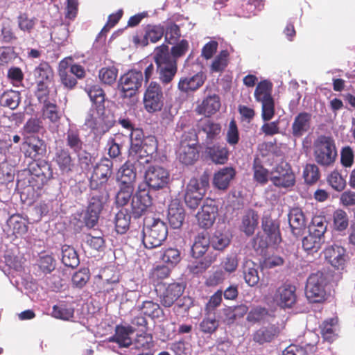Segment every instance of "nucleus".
Returning a JSON list of instances; mask_svg holds the SVG:
<instances>
[{
  "mask_svg": "<svg viewBox=\"0 0 355 355\" xmlns=\"http://www.w3.org/2000/svg\"><path fill=\"white\" fill-rule=\"evenodd\" d=\"M248 309V306L243 304L225 307L223 309L225 322L227 324L234 323L236 320L243 318Z\"/></svg>",
  "mask_w": 355,
  "mask_h": 355,
  "instance_id": "35",
  "label": "nucleus"
},
{
  "mask_svg": "<svg viewBox=\"0 0 355 355\" xmlns=\"http://www.w3.org/2000/svg\"><path fill=\"white\" fill-rule=\"evenodd\" d=\"M210 243L215 250L222 251L230 245V238L227 234L217 231L210 240Z\"/></svg>",
  "mask_w": 355,
  "mask_h": 355,
  "instance_id": "62",
  "label": "nucleus"
},
{
  "mask_svg": "<svg viewBox=\"0 0 355 355\" xmlns=\"http://www.w3.org/2000/svg\"><path fill=\"white\" fill-rule=\"evenodd\" d=\"M199 156L198 147L191 146L185 143L180 144L178 151V157L180 162L185 165L193 164Z\"/></svg>",
  "mask_w": 355,
  "mask_h": 355,
  "instance_id": "36",
  "label": "nucleus"
},
{
  "mask_svg": "<svg viewBox=\"0 0 355 355\" xmlns=\"http://www.w3.org/2000/svg\"><path fill=\"white\" fill-rule=\"evenodd\" d=\"M91 195L85 218L86 226L89 228L98 223L99 215L110 197L108 189L92 191Z\"/></svg>",
  "mask_w": 355,
  "mask_h": 355,
  "instance_id": "4",
  "label": "nucleus"
},
{
  "mask_svg": "<svg viewBox=\"0 0 355 355\" xmlns=\"http://www.w3.org/2000/svg\"><path fill=\"white\" fill-rule=\"evenodd\" d=\"M311 114L303 112L299 113L294 119L291 126V133L295 138L302 137L311 127Z\"/></svg>",
  "mask_w": 355,
  "mask_h": 355,
  "instance_id": "24",
  "label": "nucleus"
},
{
  "mask_svg": "<svg viewBox=\"0 0 355 355\" xmlns=\"http://www.w3.org/2000/svg\"><path fill=\"white\" fill-rule=\"evenodd\" d=\"M66 146L78 155L83 150L84 141L80 135V130L76 128H70L65 133Z\"/></svg>",
  "mask_w": 355,
  "mask_h": 355,
  "instance_id": "30",
  "label": "nucleus"
},
{
  "mask_svg": "<svg viewBox=\"0 0 355 355\" xmlns=\"http://www.w3.org/2000/svg\"><path fill=\"white\" fill-rule=\"evenodd\" d=\"M324 243V236H320L309 230L308 235L302 240V248L309 254L318 252Z\"/></svg>",
  "mask_w": 355,
  "mask_h": 355,
  "instance_id": "31",
  "label": "nucleus"
},
{
  "mask_svg": "<svg viewBox=\"0 0 355 355\" xmlns=\"http://www.w3.org/2000/svg\"><path fill=\"white\" fill-rule=\"evenodd\" d=\"M313 155L320 166L328 167L333 165L338 155L334 139L330 136L318 137L313 144Z\"/></svg>",
  "mask_w": 355,
  "mask_h": 355,
  "instance_id": "3",
  "label": "nucleus"
},
{
  "mask_svg": "<svg viewBox=\"0 0 355 355\" xmlns=\"http://www.w3.org/2000/svg\"><path fill=\"white\" fill-rule=\"evenodd\" d=\"M20 93L14 90L4 92L0 96V103L11 110L16 109L20 103Z\"/></svg>",
  "mask_w": 355,
  "mask_h": 355,
  "instance_id": "57",
  "label": "nucleus"
},
{
  "mask_svg": "<svg viewBox=\"0 0 355 355\" xmlns=\"http://www.w3.org/2000/svg\"><path fill=\"white\" fill-rule=\"evenodd\" d=\"M58 76L63 86L67 89L71 90L75 88L78 82L73 73L69 72L67 61L62 60L58 67Z\"/></svg>",
  "mask_w": 355,
  "mask_h": 355,
  "instance_id": "38",
  "label": "nucleus"
},
{
  "mask_svg": "<svg viewBox=\"0 0 355 355\" xmlns=\"http://www.w3.org/2000/svg\"><path fill=\"white\" fill-rule=\"evenodd\" d=\"M42 116L44 119H48L51 123H58L60 118L61 114L58 106L50 101L42 103Z\"/></svg>",
  "mask_w": 355,
  "mask_h": 355,
  "instance_id": "55",
  "label": "nucleus"
},
{
  "mask_svg": "<svg viewBox=\"0 0 355 355\" xmlns=\"http://www.w3.org/2000/svg\"><path fill=\"white\" fill-rule=\"evenodd\" d=\"M235 176L236 171L233 167H223L214 173L213 185L218 189L225 191Z\"/></svg>",
  "mask_w": 355,
  "mask_h": 355,
  "instance_id": "23",
  "label": "nucleus"
},
{
  "mask_svg": "<svg viewBox=\"0 0 355 355\" xmlns=\"http://www.w3.org/2000/svg\"><path fill=\"white\" fill-rule=\"evenodd\" d=\"M261 227L270 243L278 244L282 241L279 223L277 221L270 217H263Z\"/></svg>",
  "mask_w": 355,
  "mask_h": 355,
  "instance_id": "28",
  "label": "nucleus"
},
{
  "mask_svg": "<svg viewBox=\"0 0 355 355\" xmlns=\"http://www.w3.org/2000/svg\"><path fill=\"white\" fill-rule=\"evenodd\" d=\"M185 218L184 209L177 202H172L168 209V220L173 229L181 227Z\"/></svg>",
  "mask_w": 355,
  "mask_h": 355,
  "instance_id": "32",
  "label": "nucleus"
},
{
  "mask_svg": "<svg viewBox=\"0 0 355 355\" xmlns=\"http://www.w3.org/2000/svg\"><path fill=\"white\" fill-rule=\"evenodd\" d=\"M184 289L185 286L183 284L172 282L163 284L155 291L160 304L166 308H169L182 296Z\"/></svg>",
  "mask_w": 355,
  "mask_h": 355,
  "instance_id": "13",
  "label": "nucleus"
},
{
  "mask_svg": "<svg viewBox=\"0 0 355 355\" xmlns=\"http://www.w3.org/2000/svg\"><path fill=\"white\" fill-rule=\"evenodd\" d=\"M272 84L267 80L260 81L254 90V98L257 102H264L273 99L272 96Z\"/></svg>",
  "mask_w": 355,
  "mask_h": 355,
  "instance_id": "47",
  "label": "nucleus"
},
{
  "mask_svg": "<svg viewBox=\"0 0 355 355\" xmlns=\"http://www.w3.org/2000/svg\"><path fill=\"white\" fill-rule=\"evenodd\" d=\"M7 225L15 236H22L28 232V225L19 214L12 215L7 220Z\"/></svg>",
  "mask_w": 355,
  "mask_h": 355,
  "instance_id": "48",
  "label": "nucleus"
},
{
  "mask_svg": "<svg viewBox=\"0 0 355 355\" xmlns=\"http://www.w3.org/2000/svg\"><path fill=\"white\" fill-rule=\"evenodd\" d=\"M164 41L168 44H174L179 41L181 37L180 26L173 21H168L164 26Z\"/></svg>",
  "mask_w": 355,
  "mask_h": 355,
  "instance_id": "50",
  "label": "nucleus"
},
{
  "mask_svg": "<svg viewBox=\"0 0 355 355\" xmlns=\"http://www.w3.org/2000/svg\"><path fill=\"white\" fill-rule=\"evenodd\" d=\"M259 215L257 211L253 209H248L242 218L241 230L248 236L254 234V230L258 225Z\"/></svg>",
  "mask_w": 355,
  "mask_h": 355,
  "instance_id": "43",
  "label": "nucleus"
},
{
  "mask_svg": "<svg viewBox=\"0 0 355 355\" xmlns=\"http://www.w3.org/2000/svg\"><path fill=\"white\" fill-rule=\"evenodd\" d=\"M288 223L292 233L295 236H299L306 228L305 216L300 208H293L288 215Z\"/></svg>",
  "mask_w": 355,
  "mask_h": 355,
  "instance_id": "29",
  "label": "nucleus"
},
{
  "mask_svg": "<svg viewBox=\"0 0 355 355\" xmlns=\"http://www.w3.org/2000/svg\"><path fill=\"white\" fill-rule=\"evenodd\" d=\"M205 195V191H201L197 178H191L187 185L184 200L186 205L191 209H196L201 203Z\"/></svg>",
  "mask_w": 355,
  "mask_h": 355,
  "instance_id": "16",
  "label": "nucleus"
},
{
  "mask_svg": "<svg viewBox=\"0 0 355 355\" xmlns=\"http://www.w3.org/2000/svg\"><path fill=\"white\" fill-rule=\"evenodd\" d=\"M218 211V206L216 205L214 200H206L201 207V211L196 215L199 225L204 229L211 227L216 220Z\"/></svg>",
  "mask_w": 355,
  "mask_h": 355,
  "instance_id": "17",
  "label": "nucleus"
},
{
  "mask_svg": "<svg viewBox=\"0 0 355 355\" xmlns=\"http://www.w3.org/2000/svg\"><path fill=\"white\" fill-rule=\"evenodd\" d=\"M119 69L114 65L103 67L98 71L100 81L107 85L115 83L118 77Z\"/></svg>",
  "mask_w": 355,
  "mask_h": 355,
  "instance_id": "54",
  "label": "nucleus"
},
{
  "mask_svg": "<svg viewBox=\"0 0 355 355\" xmlns=\"http://www.w3.org/2000/svg\"><path fill=\"white\" fill-rule=\"evenodd\" d=\"M141 146L138 155L133 156L132 159L137 160L141 164L150 163L157 151L158 142L156 137L153 135L146 136Z\"/></svg>",
  "mask_w": 355,
  "mask_h": 355,
  "instance_id": "19",
  "label": "nucleus"
},
{
  "mask_svg": "<svg viewBox=\"0 0 355 355\" xmlns=\"http://www.w3.org/2000/svg\"><path fill=\"white\" fill-rule=\"evenodd\" d=\"M264 0H248L243 1L240 8L241 16L246 18L251 17L257 15V12H260L264 9Z\"/></svg>",
  "mask_w": 355,
  "mask_h": 355,
  "instance_id": "40",
  "label": "nucleus"
},
{
  "mask_svg": "<svg viewBox=\"0 0 355 355\" xmlns=\"http://www.w3.org/2000/svg\"><path fill=\"white\" fill-rule=\"evenodd\" d=\"M62 262L67 267L74 268L80 263L78 255L76 250L68 245L62 247Z\"/></svg>",
  "mask_w": 355,
  "mask_h": 355,
  "instance_id": "52",
  "label": "nucleus"
},
{
  "mask_svg": "<svg viewBox=\"0 0 355 355\" xmlns=\"http://www.w3.org/2000/svg\"><path fill=\"white\" fill-rule=\"evenodd\" d=\"M206 79L207 76L202 72L197 73L192 76L181 77L178 83V88L180 92L189 94L202 87Z\"/></svg>",
  "mask_w": 355,
  "mask_h": 355,
  "instance_id": "20",
  "label": "nucleus"
},
{
  "mask_svg": "<svg viewBox=\"0 0 355 355\" xmlns=\"http://www.w3.org/2000/svg\"><path fill=\"white\" fill-rule=\"evenodd\" d=\"M24 149L25 156L33 159L42 157L46 151L45 142L38 137H28Z\"/></svg>",
  "mask_w": 355,
  "mask_h": 355,
  "instance_id": "25",
  "label": "nucleus"
},
{
  "mask_svg": "<svg viewBox=\"0 0 355 355\" xmlns=\"http://www.w3.org/2000/svg\"><path fill=\"white\" fill-rule=\"evenodd\" d=\"M326 279L322 272L311 274L306 282L305 294L311 303H320L325 300Z\"/></svg>",
  "mask_w": 355,
  "mask_h": 355,
  "instance_id": "10",
  "label": "nucleus"
},
{
  "mask_svg": "<svg viewBox=\"0 0 355 355\" xmlns=\"http://www.w3.org/2000/svg\"><path fill=\"white\" fill-rule=\"evenodd\" d=\"M303 176L306 184L311 185L315 183L320 177L318 167L314 164H306L303 171Z\"/></svg>",
  "mask_w": 355,
  "mask_h": 355,
  "instance_id": "63",
  "label": "nucleus"
},
{
  "mask_svg": "<svg viewBox=\"0 0 355 355\" xmlns=\"http://www.w3.org/2000/svg\"><path fill=\"white\" fill-rule=\"evenodd\" d=\"M138 310L140 311L144 315L148 316L152 319L159 318L164 314L159 304L153 300L144 301L141 304L138 306Z\"/></svg>",
  "mask_w": 355,
  "mask_h": 355,
  "instance_id": "42",
  "label": "nucleus"
},
{
  "mask_svg": "<svg viewBox=\"0 0 355 355\" xmlns=\"http://www.w3.org/2000/svg\"><path fill=\"white\" fill-rule=\"evenodd\" d=\"M270 180L276 187L288 189L295 184V175L290 164L281 162L270 171Z\"/></svg>",
  "mask_w": 355,
  "mask_h": 355,
  "instance_id": "8",
  "label": "nucleus"
},
{
  "mask_svg": "<svg viewBox=\"0 0 355 355\" xmlns=\"http://www.w3.org/2000/svg\"><path fill=\"white\" fill-rule=\"evenodd\" d=\"M247 313V321L252 324L263 321L269 314L266 308L260 306L253 307Z\"/></svg>",
  "mask_w": 355,
  "mask_h": 355,
  "instance_id": "61",
  "label": "nucleus"
},
{
  "mask_svg": "<svg viewBox=\"0 0 355 355\" xmlns=\"http://www.w3.org/2000/svg\"><path fill=\"white\" fill-rule=\"evenodd\" d=\"M119 181L123 185H134L137 173L133 165L126 162L119 171Z\"/></svg>",
  "mask_w": 355,
  "mask_h": 355,
  "instance_id": "49",
  "label": "nucleus"
},
{
  "mask_svg": "<svg viewBox=\"0 0 355 355\" xmlns=\"http://www.w3.org/2000/svg\"><path fill=\"white\" fill-rule=\"evenodd\" d=\"M170 174L167 169L159 165H150L145 171L144 180L148 187L157 191L166 187L169 182Z\"/></svg>",
  "mask_w": 355,
  "mask_h": 355,
  "instance_id": "12",
  "label": "nucleus"
},
{
  "mask_svg": "<svg viewBox=\"0 0 355 355\" xmlns=\"http://www.w3.org/2000/svg\"><path fill=\"white\" fill-rule=\"evenodd\" d=\"M230 53L227 50H222L215 57L211 66V72H222L228 65Z\"/></svg>",
  "mask_w": 355,
  "mask_h": 355,
  "instance_id": "59",
  "label": "nucleus"
},
{
  "mask_svg": "<svg viewBox=\"0 0 355 355\" xmlns=\"http://www.w3.org/2000/svg\"><path fill=\"white\" fill-rule=\"evenodd\" d=\"M90 101L95 105L96 109L103 110L105 100V93L98 85H94L85 89Z\"/></svg>",
  "mask_w": 355,
  "mask_h": 355,
  "instance_id": "46",
  "label": "nucleus"
},
{
  "mask_svg": "<svg viewBox=\"0 0 355 355\" xmlns=\"http://www.w3.org/2000/svg\"><path fill=\"white\" fill-rule=\"evenodd\" d=\"M144 82L143 73L137 69H130L121 76L118 87L123 98H132L136 95Z\"/></svg>",
  "mask_w": 355,
  "mask_h": 355,
  "instance_id": "7",
  "label": "nucleus"
},
{
  "mask_svg": "<svg viewBox=\"0 0 355 355\" xmlns=\"http://www.w3.org/2000/svg\"><path fill=\"white\" fill-rule=\"evenodd\" d=\"M113 162L106 157L102 158L94 166L89 180L92 191L107 189L108 180L112 175Z\"/></svg>",
  "mask_w": 355,
  "mask_h": 355,
  "instance_id": "5",
  "label": "nucleus"
},
{
  "mask_svg": "<svg viewBox=\"0 0 355 355\" xmlns=\"http://www.w3.org/2000/svg\"><path fill=\"white\" fill-rule=\"evenodd\" d=\"M153 60L159 81L164 85L170 84L178 72V62L170 55L168 46L162 44L155 47Z\"/></svg>",
  "mask_w": 355,
  "mask_h": 355,
  "instance_id": "1",
  "label": "nucleus"
},
{
  "mask_svg": "<svg viewBox=\"0 0 355 355\" xmlns=\"http://www.w3.org/2000/svg\"><path fill=\"white\" fill-rule=\"evenodd\" d=\"M198 128L206 134V142L207 144L216 140L221 132L220 124L209 119H201L198 123Z\"/></svg>",
  "mask_w": 355,
  "mask_h": 355,
  "instance_id": "34",
  "label": "nucleus"
},
{
  "mask_svg": "<svg viewBox=\"0 0 355 355\" xmlns=\"http://www.w3.org/2000/svg\"><path fill=\"white\" fill-rule=\"evenodd\" d=\"M164 36V26L161 24H148L144 28V35L140 37L137 35L133 37V42L135 44L141 46H146L149 42L156 43Z\"/></svg>",
  "mask_w": 355,
  "mask_h": 355,
  "instance_id": "18",
  "label": "nucleus"
},
{
  "mask_svg": "<svg viewBox=\"0 0 355 355\" xmlns=\"http://www.w3.org/2000/svg\"><path fill=\"white\" fill-rule=\"evenodd\" d=\"M279 330L275 325L261 327L253 335V340L259 344L270 343L278 336Z\"/></svg>",
  "mask_w": 355,
  "mask_h": 355,
  "instance_id": "37",
  "label": "nucleus"
},
{
  "mask_svg": "<svg viewBox=\"0 0 355 355\" xmlns=\"http://www.w3.org/2000/svg\"><path fill=\"white\" fill-rule=\"evenodd\" d=\"M135 331L132 326L116 325L114 334L109 338V341L116 343L120 347H128L132 344L130 335Z\"/></svg>",
  "mask_w": 355,
  "mask_h": 355,
  "instance_id": "26",
  "label": "nucleus"
},
{
  "mask_svg": "<svg viewBox=\"0 0 355 355\" xmlns=\"http://www.w3.org/2000/svg\"><path fill=\"white\" fill-rule=\"evenodd\" d=\"M258 265L251 260H246L242 266V272L245 283L251 287L255 286L259 282Z\"/></svg>",
  "mask_w": 355,
  "mask_h": 355,
  "instance_id": "33",
  "label": "nucleus"
},
{
  "mask_svg": "<svg viewBox=\"0 0 355 355\" xmlns=\"http://www.w3.org/2000/svg\"><path fill=\"white\" fill-rule=\"evenodd\" d=\"M171 270L165 265H157L153 268L149 272L148 278L150 282L154 284H159L164 279L170 275Z\"/></svg>",
  "mask_w": 355,
  "mask_h": 355,
  "instance_id": "56",
  "label": "nucleus"
},
{
  "mask_svg": "<svg viewBox=\"0 0 355 355\" xmlns=\"http://www.w3.org/2000/svg\"><path fill=\"white\" fill-rule=\"evenodd\" d=\"M334 226L337 231H343L348 227L349 219L347 213L342 209H337L333 214Z\"/></svg>",
  "mask_w": 355,
  "mask_h": 355,
  "instance_id": "64",
  "label": "nucleus"
},
{
  "mask_svg": "<svg viewBox=\"0 0 355 355\" xmlns=\"http://www.w3.org/2000/svg\"><path fill=\"white\" fill-rule=\"evenodd\" d=\"M324 260L337 270H344L349 263V257L346 248L339 245H331L322 251Z\"/></svg>",
  "mask_w": 355,
  "mask_h": 355,
  "instance_id": "11",
  "label": "nucleus"
},
{
  "mask_svg": "<svg viewBox=\"0 0 355 355\" xmlns=\"http://www.w3.org/2000/svg\"><path fill=\"white\" fill-rule=\"evenodd\" d=\"M146 137L142 129L135 128L132 130L130 135V146L129 149V157L137 156L138 152L141 150V144H143Z\"/></svg>",
  "mask_w": 355,
  "mask_h": 355,
  "instance_id": "44",
  "label": "nucleus"
},
{
  "mask_svg": "<svg viewBox=\"0 0 355 355\" xmlns=\"http://www.w3.org/2000/svg\"><path fill=\"white\" fill-rule=\"evenodd\" d=\"M53 161L58 165L62 174H69L72 172L75 164L68 149L60 148L56 150Z\"/></svg>",
  "mask_w": 355,
  "mask_h": 355,
  "instance_id": "27",
  "label": "nucleus"
},
{
  "mask_svg": "<svg viewBox=\"0 0 355 355\" xmlns=\"http://www.w3.org/2000/svg\"><path fill=\"white\" fill-rule=\"evenodd\" d=\"M338 319L337 317L325 320L320 326V333L324 338L329 343H332L337 336L336 327L338 324Z\"/></svg>",
  "mask_w": 355,
  "mask_h": 355,
  "instance_id": "45",
  "label": "nucleus"
},
{
  "mask_svg": "<svg viewBox=\"0 0 355 355\" xmlns=\"http://www.w3.org/2000/svg\"><path fill=\"white\" fill-rule=\"evenodd\" d=\"M30 177L28 180V187L33 190H40L53 178L51 164L46 160H39L30 168Z\"/></svg>",
  "mask_w": 355,
  "mask_h": 355,
  "instance_id": "6",
  "label": "nucleus"
},
{
  "mask_svg": "<svg viewBox=\"0 0 355 355\" xmlns=\"http://www.w3.org/2000/svg\"><path fill=\"white\" fill-rule=\"evenodd\" d=\"M143 243L146 248L153 249L160 246L166 239L168 227L159 218L146 217L144 219Z\"/></svg>",
  "mask_w": 355,
  "mask_h": 355,
  "instance_id": "2",
  "label": "nucleus"
},
{
  "mask_svg": "<svg viewBox=\"0 0 355 355\" xmlns=\"http://www.w3.org/2000/svg\"><path fill=\"white\" fill-rule=\"evenodd\" d=\"M134 185L120 184L119 191L116 196V204L117 206L123 207L126 205L133 196Z\"/></svg>",
  "mask_w": 355,
  "mask_h": 355,
  "instance_id": "60",
  "label": "nucleus"
},
{
  "mask_svg": "<svg viewBox=\"0 0 355 355\" xmlns=\"http://www.w3.org/2000/svg\"><path fill=\"white\" fill-rule=\"evenodd\" d=\"M33 74L37 82L53 83L54 72L51 65L46 62H42L33 71Z\"/></svg>",
  "mask_w": 355,
  "mask_h": 355,
  "instance_id": "39",
  "label": "nucleus"
},
{
  "mask_svg": "<svg viewBox=\"0 0 355 355\" xmlns=\"http://www.w3.org/2000/svg\"><path fill=\"white\" fill-rule=\"evenodd\" d=\"M164 92L159 83L151 81L144 94V105L149 113L160 111L164 106Z\"/></svg>",
  "mask_w": 355,
  "mask_h": 355,
  "instance_id": "9",
  "label": "nucleus"
},
{
  "mask_svg": "<svg viewBox=\"0 0 355 355\" xmlns=\"http://www.w3.org/2000/svg\"><path fill=\"white\" fill-rule=\"evenodd\" d=\"M131 216L126 209H121L115 215V230L118 234H125L130 227Z\"/></svg>",
  "mask_w": 355,
  "mask_h": 355,
  "instance_id": "53",
  "label": "nucleus"
},
{
  "mask_svg": "<svg viewBox=\"0 0 355 355\" xmlns=\"http://www.w3.org/2000/svg\"><path fill=\"white\" fill-rule=\"evenodd\" d=\"M274 302L282 308H291L296 303V287L291 284L279 286L273 295Z\"/></svg>",
  "mask_w": 355,
  "mask_h": 355,
  "instance_id": "15",
  "label": "nucleus"
},
{
  "mask_svg": "<svg viewBox=\"0 0 355 355\" xmlns=\"http://www.w3.org/2000/svg\"><path fill=\"white\" fill-rule=\"evenodd\" d=\"M210 244V239L207 234L201 233L198 234L191 247L193 257L196 258L202 257L208 250Z\"/></svg>",
  "mask_w": 355,
  "mask_h": 355,
  "instance_id": "41",
  "label": "nucleus"
},
{
  "mask_svg": "<svg viewBox=\"0 0 355 355\" xmlns=\"http://www.w3.org/2000/svg\"><path fill=\"white\" fill-rule=\"evenodd\" d=\"M207 157L216 164H224L229 158V150L225 144L216 143L205 148Z\"/></svg>",
  "mask_w": 355,
  "mask_h": 355,
  "instance_id": "22",
  "label": "nucleus"
},
{
  "mask_svg": "<svg viewBox=\"0 0 355 355\" xmlns=\"http://www.w3.org/2000/svg\"><path fill=\"white\" fill-rule=\"evenodd\" d=\"M254 180L261 185L266 184L270 180V172L266 168L259 158H255L253 162Z\"/></svg>",
  "mask_w": 355,
  "mask_h": 355,
  "instance_id": "51",
  "label": "nucleus"
},
{
  "mask_svg": "<svg viewBox=\"0 0 355 355\" xmlns=\"http://www.w3.org/2000/svg\"><path fill=\"white\" fill-rule=\"evenodd\" d=\"M51 315L57 319L69 320L73 318L74 309L66 304H60L53 306Z\"/></svg>",
  "mask_w": 355,
  "mask_h": 355,
  "instance_id": "58",
  "label": "nucleus"
},
{
  "mask_svg": "<svg viewBox=\"0 0 355 355\" xmlns=\"http://www.w3.org/2000/svg\"><path fill=\"white\" fill-rule=\"evenodd\" d=\"M152 205L153 198L149 189L139 187L132 198L130 213L134 218H139Z\"/></svg>",
  "mask_w": 355,
  "mask_h": 355,
  "instance_id": "14",
  "label": "nucleus"
},
{
  "mask_svg": "<svg viewBox=\"0 0 355 355\" xmlns=\"http://www.w3.org/2000/svg\"><path fill=\"white\" fill-rule=\"evenodd\" d=\"M220 98L218 95L209 94L196 106L195 112L198 114L209 117L220 110Z\"/></svg>",
  "mask_w": 355,
  "mask_h": 355,
  "instance_id": "21",
  "label": "nucleus"
}]
</instances>
